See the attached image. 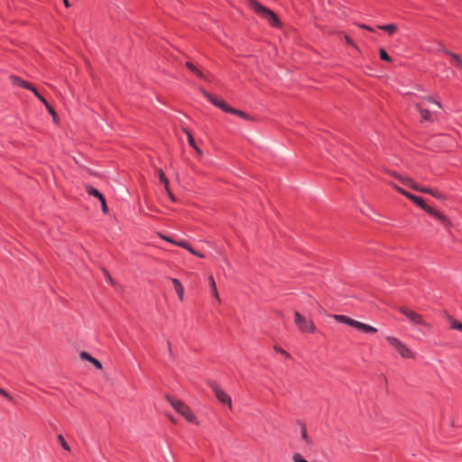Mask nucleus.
<instances>
[{
  "label": "nucleus",
  "instance_id": "1",
  "mask_svg": "<svg viewBox=\"0 0 462 462\" xmlns=\"http://www.w3.org/2000/svg\"><path fill=\"white\" fill-rule=\"evenodd\" d=\"M200 91L204 95V97H206L213 105H215L218 108L222 109L223 111H225L226 113L233 114V115H236L238 116H240L241 118L248 120V121L254 120V118L253 116H251L250 115L243 112L242 110H239V109L230 106L224 100L217 98V97L208 93L205 89L201 88Z\"/></svg>",
  "mask_w": 462,
  "mask_h": 462
},
{
  "label": "nucleus",
  "instance_id": "2",
  "mask_svg": "<svg viewBox=\"0 0 462 462\" xmlns=\"http://www.w3.org/2000/svg\"><path fill=\"white\" fill-rule=\"evenodd\" d=\"M250 8H252L259 16L265 19L268 23L275 27L281 26L278 16L269 8L262 5L256 0H246Z\"/></svg>",
  "mask_w": 462,
  "mask_h": 462
},
{
  "label": "nucleus",
  "instance_id": "3",
  "mask_svg": "<svg viewBox=\"0 0 462 462\" xmlns=\"http://www.w3.org/2000/svg\"><path fill=\"white\" fill-rule=\"evenodd\" d=\"M333 319H336L338 322L345 323L348 326H351L358 330H361L365 333H375L377 332V329L374 327H372L370 325L362 323L360 321L355 320L345 315H333Z\"/></svg>",
  "mask_w": 462,
  "mask_h": 462
},
{
  "label": "nucleus",
  "instance_id": "4",
  "mask_svg": "<svg viewBox=\"0 0 462 462\" xmlns=\"http://www.w3.org/2000/svg\"><path fill=\"white\" fill-rule=\"evenodd\" d=\"M294 323L302 333H315L317 331L314 322L302 316L299 311L294 312Z\"/></svg>",
  "mask_w": 462,
  "mask_h": 462
},
{
  "label": "nucleus",
  "instance_id": "5",
  "mask_svg": "<svg viewBox=\"0 0 462 462\" xmlns=\"http://www.w3.org/2000/svg\"><path fill=\"white\" fill-rule=\"evenodd\" d=\"M167 400L171 403V405L173 407V409L180 413L181 416H183L188 421L195 422L196 417L193 414L192 411L189 409V406H187L184 402L176 400L171 397H167Z\"/></svg>",
  "mask_w": 462,
  "mask_h": 462
},
{
  "label": "nucleus",
  "instance_id": "6",
  "mask_svg": "<svg viewBox=\"0 0 462 462\" xmlns=\"http://www.w3.org/2000/svg\"><path fill=\"white\" fill-rule=\"evenodd\" d=\"M387 342L390 344L392 347H393L402 357L404 358H413L414 354L408 348V346L403 344L400 339L394 337H386Z\"/></svg>",
  "mask_w": 462,
  "mask_h": 462
},
{
  "label": "nucleus",
  "instance_id": "7",
  "mask_svg": "<svg viewBox=\"0 0 462 462\" xmlns=\"http://www.w3.org/2000/svg\"><path fill=\"white\" fill-rule=\"evenodd\" d=\"M399 311L404 315L411 323L421 325L424 327H430V324L424 320L422 316L419 314L418 312L414 311L413 310L401 306L399 309Z\"/></svg>",
  "mask_w": 462,
  "mask_h": 462
},
{
  "label": "nucleus",
  "instance_id": "8",
  "mask_svg": "<svg viewBox=\"0 0 462 462\" xmlns=\"http://www.w3.org/2000/svg\"><path fill=\"white\" fill-rule=\"evenodd\" d=\"M210 387L215 393L217 399L223 404L227 405L229 409H232V400L230 396L221 389L216 383H210Z\"/></svg>",
  "mask_w": 462,
  "mask_h": 462
},
{
  "label": "nucleus",
  "instance_id": "9",
  "mask_svg": "<svg viewBox=\"0 0 462 462\" xmlns=\"http://www.w3.org/2000/svg\"><path fill=\"white\" fill-rule=\"evenodd\" d=\"M86 191L88 193V195L96 197L97 199H100L102 211L105 214H106L108 212V208L106 206V202L104 196L97 189L89 185L86 186Z\"/></svg>",
  "mask_w": 462,
  "mask_h": 462
},
{
  "label": "nucleus",
  "instance_id": "10",
  "mask_svg": "<svg viewBox=\"0 0 462 462\" xmlns=\"http://www.w3.org/2000/svg\"><path fill=\"white\" fill-rule=\"evenodd\" d=\"M414 106L420 114L421 122L432 121V115L428 109L423 108L420 103H416Z\"/></svg>",
  "mask_w": 462,
  "mask_h": 462
},
{
  "label": "nucleus",
  "instance_id": "11",
  "mask_svg": "<svg viewBox=\"0 0 462 462\" xmlns=\"http://www.w3.org/2000/svg\"><path fill=\"white\" fill-rule=\"evenodd\" d=\"M401 182L408 187H410L411 189L416 190V191H422L423 189V187L418 185L415 181H413L411 179L408 178V177H403L401 178Z\"/></svg>",
  "mask_w": 462,
  "mask_h": 462
},
{
  "label": "nucleus",
  "instance_id": "12",
  "mask_svg": "<svg viewBox=\"0 0 462 462\" xmlns=\"http://www.w3.org/2000/svg\"><path fill=\"white\" fill-rule=\"evenodd\" d=\"M444 52L450 57L453 65L462 69V59L457 53L445 50Z\"/></svg>",
  "mask_w": 462,
  "mask_h": 462
},
{
  "label": "nucleus",
  "instance_id": "13",
  "mask_svg": "<svg viewBox=\"0 0 462 462\" xmlns=\"http://www.w3.org/2000/svg\"><path fill=\"white\" fill-rule=\"evenodd\" d=\"M10 79H11V81H12V83L14 85L20 86V87L24 88L26 89H29V88H31V86H32L31 83H29V82H27V81H25V80H23V79H20V78H18L16 76H11Z\"/></svg>",
  "mask_w": 462,
  "mask_h": 462
},
{
  "label": "nucleus",
  "instance_id": "14",
  "mask_svg": "<svg viewBox=\"0 0 462 462\" xmlns=\"http://www.w3.org/2000/svg\"><path fill=\"white\" fill-rule=\"evenodd\" d=\"M171 282H172L174 289L179 296V299L180 300H182L184 291H183V287H182L181 283L180 282V281L178 279H175V278L172 279Z\"/></svg>",
  "mask_w": 462,
  "mask_h": 462
},
{
  "label": "nucleus",
  "instance_id": "15",
  "mask_svg": "<svg viewBox=\"0 0 462 462\" xmlns=\"http://www.w3.org/2000/svg\"><path fill=\"white\" fill-rule=\"evenodd\" d=\"M407 198L410 199L411 201H413L414 203H416L419 207H420L422 209L426 208V204L424 203V200L422 198L420 197H417L411 193H410L409 195H407Z\"/></svg>",
  "mask_w": 462,
  "mask_h": 462
},
{
  "label": "nucleus",
  "instance_id": "16",
  "mask_svg": "<svg viewBox=\"0 0 462 462\" xmlns=\"http://www.w3.org/2000/svg\"><path fill=\"white\" fill-rule=\"evenodd\" d=\"M208 283H209V286L211 288L212 294L219 301L220 300H219V295H218V292H217V285H216V282H215V280H214L213 276H209L208 277Z\"/></svg>",
  "mask_w": 462,
  "mask_h": 462
},
{
  "label": "nucleus",
  "instance_id": "17",
  "mask_svg": "<svg viewBox=\"0 0 462 462\" xmlns=\"http://www.w3.org/2000/svg\"><path fill=\"white\" fill-rule=\"evenodd\" d=\"M158 177L161 182L163 184L164 189H168L169 188V180L165 177V174L162 169H158L157 171Z\"/></svg>",
  "mask_w": 462,
  "mask_h": 462
},
{
  "label": "nucleus",
  "instance_id": "18",
  "mask_svg": "<svg viewBox=\"0 0 462 462\" xmlns=\"http://www.w3.org/2000/svg\"><path fill=\"white\" fill-rule=\"evenodd\" d=\"M421 192L430 194V195L435 197L438 199H445V197L441 193H439V192H438L436 190H433L431 189L423 188Z\"/></svg>",
  "mask_w": 462,
  "mask_h": 462
},
{
  "label": "nucleus",
  "instance_id": "19",
  "mask_svg": "<svg viewBox=\"0 0 462 462\" xmlns=\"http://www.w3.org/2000/svg\"><path fill=\"white\" fill-rule=\"evenodd\" d=\"M448 319L450 322L451 328L462 331V323L454 319L452 316H448Z\"/></svg>",
  "mask_w": 462,
  "mask_h": 462
},
{
  "label": "nucleus",
  "instance_id": "20",
  "mask_svg": "<svg viewBox=\"0 0 462 462\" xmlns=\"http://www.w3.org/2000/svg\"><path fill=\"white\" fill-rule=\"evenodd\" d=\"M378 28L389 32L390 34L394 33L397 30V26L395 24L379 25Z\"/></svg>",
  "mask_w": 462,
  "mask_h": 462
},
{
  "label": "nucleus",
  "instance_id": "21",
  "mask_svg": "<svg viewBox=\"0 0 462 462\" xmlns=\"http://www.w3.org/2000/svg\"><path fill=\"white\" fill-rule=\"evenodd\" d=\"M29 90H31L35 95V97L44 104V106L46 103H48V101L38 92V90L32 85L31 88H29Z\"/></svg>",
  "mask_w": 462,
  "mask_h": 462
},
{
  "label": "nucleus",
  "instance_id": "22",
  "mask_svg": "<svg viewBox=\"0 0 462 462\" xmlns=\"http://www.w3.org/2000/svg\"><path fill=\"white\" fill-rule=\"evenodd\" d=\"M45 106L48 109L51 116H52L54 123H58V120H59L58 115L55 112V110L53 109V107L49 103H46Z\"/></svg>",
  "mask_w": 462,
  "mask_h": 462
},
{
  "label": "nucleus",
  "instance_id": "23",
  "mask_svg": "<svg viewBox=\"0 0 462 462\" xmlns=\"http://www.w3.org/2000/svg\"><path fill=\"white\" fill-rule=\"evenodd\" d=\"M184 133L187 134V139H188V142L189 143V145L193 148L195 147L197 144L195 143V141H194V138L191 134V133L187 130V129H183Z\"/></svg>",
  "mask_w": 462,
  "mask_h": 462
},
{
  "label": "nucleus",
  "instance_id": "24",
  "mask_svg": "<svg viewBox=\"0 0 462 462\" xmlns=\"http://www.w3.org/2000/svg\"><path fill=\"white\" fill-rule=\"evenodd\" d=\"M57 439H58L59 443L64 449L70 450L69 446L68 445L67 441L65 440V439L62 435H59Z\"/></svg>",
  "mask_w": 462,
  "mask_h": 462
},
{
  "label": "nucleus",
  "instance_id": "25",
  "mask_svg": "<svg viewBox=\"0 0 462 462\" xmlns=\"http://www.w3.org/2000/svg\"><path fill=\"white\" fill-rule=\"evenodd\" d=\"M301 438L306 441V443H310V439L308 436L306 426L303 424L301 426Z\"/></svg>",
  "mask_w": 462,
  "mask_h": 462
},
{
  "label": "nucleus",
  "instance_id": "26",
  "mask_svg": "<svg viewBox=\"0 0 462 462\" xmlns=\"http://www.w3.org/2000/svg\"><path fill=\"white\" fill-rule=\"evenodd\" d=\"M79 356H80V358H81L82 360H87V361H88V362H90V363H91V362H92V360L94 359V357H93V356H90L88 352H86V351H82V352H80Z\"/></svg>",
  "mask_w": 462,
  "mask_h": 462
},
{
  "label": "nucleus",
  "instance_id": "27",
  "mask_svg": "<svg viewBox=\"0 0 462 462\" xmlns=\"http://www.w3.org/2000/svg\"><path fill=\"white\" fill-rule=\"evenodd\" d=\"M79 356H80V358H81L82 360H87V361H88V362H90V363H91V362H92V360L94 359V357H93V356H90L88 352H86V351H82V352H80Z\"/></svg>",
  "mask_w": 462,
  "mask_h": 462
},
{
  "label": "nucleus",
  "instance_id": "28",
  "mask_svg": "<svg viewBox=\"0 0 462 462\" xmlns=\"http://www.w3.org/2000/svg\"><path fill=\"white\" fill-rule=\"evenodd\" d=\"M434 217L441 220L444 225H449V221L440 212L437 211V214H434Z\"/></svg>",
  "mask_w": 462,
  "mask_h": 462
},
{
  "label": "nucleus",
  "instance_id": "29",
  "mask_svg": "<svg viewBox=\"0 0 462 462\" xmlns=\"http://www.w3.org/2000/svg\"><path fill=\"white\" fill-rule=\"evenodd\" d=\"M380 58L385 61H391V58L384 49H380Z\"/></svg>",
  "mask_w": 462,
  "mask_h": 462
},
{
  "label": "nucleus",
  "instance_id": "30",
  "mask_svg": "<svg viewBox=\"0 0 462 462\" xmlns=\"http://www.w3.org/2000/svg\"><path fill=\"white\" fill-rule=\"evenodd\" d=\"M391 185L398 191L400 192L401 194H402L403 196H405L407 198V195L410 194V192L406 191L405 189H402L401 187L397 186L396 184L394 183H391Z\"/></svg>",
  "mask_w": 462,
  "mask_h": 462
},
{
  "label": "nucleus",
  "instance_id": "31",
  "mask_svg": "<svg viewBox=\"0 0 462 462\" xmlns=\"http://www.w3.org/2000/svg\"><path fill=\"white\" fill-rule=\"evenodd\" d=\"M175 245H178V246H180L182 248H185L187 250H191V246L189 244H188L187 242L185 241H180V242H175Z\"/></svg>",
  "mask_w": 462,
  "mask_h": 462
},
{
  "label": "nucleus",
  "instance_id": "32",
  "mask_svg": "<svg viewBox=\"0 0 462 462\" xmlns=\"http://www.w3.org/2000/svg\"><path fill=\"white\" fill-rule=\"evenodd\" d=\"M292 460L294 462H309L306 459H304L303 457L300 454H299V453H296V454L293 455Z\"/></svg>",
  "mask_w": 462,
  "mask_h": 462
},
{
  "label": "nucleus",
  "instance_id": "33",
  "mask_svg": "<svg viewBox=\"0 0 462 462\" xmlns=\"http://www.w3.org/2000/svg\"><path fill=\"white\" fill-rule=\"evenodd\" d=\"M102 270L106 275V282H109L110 284L114 285L115 282H114L113 278L111 277L110 273L106 269H102Z\"/></svg>",
  "mask_w": 462,
  "mask_h": 462
},
{
  "label": "nucleus",
  "instance_id": "34",
  "mask_svg": "<svg viewBox=\"0 0 462 462\" xmlns=\"http://www.w3.org/2000/svg\"><path fill=\"white\" fill-rule=\"evenodd\" d=\"M275 351L279 352L280 354L283 355L285 357L290 358L291 356L289 353H287L285 350L279 346H274Z\"/></svg>",
  "mask_w": 462,
  "mask_h": 462
},
{
  "label": "nucleus",
  "instance_id": "35",
  "mask_svg": "<svg viewBox=\"0 0 462 462\" xmlns=\"http://www.w3.org/2000/svg\"><path fill=\"white\" fill-rule=\"evenodd\" d=\"M0 394L8 399L9 401H13V397L3 388H0Z\"/></svg>",
  "mask_w": 462,
  "mask_h": 462
},
{
  "label": "nucleus",
  "instance_id": "36",
  "mask_svg": "<svg viewBox=\"0 0 462 462\" xmlns=\"http://www.w3.org/2000/svg\"><path fill=\"white\" fill-rule=\"evenodd\" d=\"M167 349L171 359H174L175 356L172 351L171 343L169 340L167 341Z\"/></svg>",
  "mask_w": 462,
  "mask_h": 462
},
{
  "label": "nucleus",
  "instance_id": "37",
  "mask_svg": "<svg viewBox=\"0 0 462 462\" xmlns=\"http://www.w3.org/2000/svg\"><path fill=\"white\" fill-rule=\"evenodd\" d=\"M423 99L427 100L430 103L436 104L438 106V107L441 108L440 103L438 101H435L431 97H423Z\"/></svg>",
  "mask_w": 462,
  "mask_h": 462
},
{
  "label": "nucleus",
  "instance_id": "38",
  "mask_svg": "<svg viewBox=\"0 0 462 462\" xmlns=\"http://www.w3.org/2000/svg\"><path fill=\"white\" fill-rule=\"evenodd\" d=\"M91 364H93L99 370L103 368L102 364L96 358L92 360Z\"/></svg>",
  "mask_w": 462,
  "mask_h": 462
},
{
  "label": "nucleus",
  "instance_id": "39",
  "mask_svg": "<svg viewBox=\"0 0 462 462\" xmlns=\"http://www.w3.org/2000/svg\"><path fill=\"white\" fill-rule=\"evenodd\" d=\"M424 210L432 216H434V214H437V210L429 206H426V208H424Z\"/></svg>",
  "mask_w": 462,
  "mask_h": 462
},
{
  "label": "nucleus",
  "instance_id": "40",
  "mask_svg": "<svg viewBox=\"0 0 462 462\" xmlns=\"http://www.w3.org/2000/svg\"><path fill=\"white\" fill-rule=\"evenodd\" d=\"M186 67L192 72L197 71V68L190 62H186Z\"/></svg>",
  "mask_w": 462,
  "mask_h": 462
},
{
  "label": "nucleus",
  "instance_id": "41",
  "mask_svg": "<svg viewBox=\"0 0 462 462\" xmlns=\"http://www.w3.org/2000/svg\"><path fill=\"white\" fill-rule=\"evenodd\" d=\"M389 173H390L393 177L396 178L397 180H399L401 181V178H402V175L398 174V173H397V172H395V171H389Z\"/></svg>",
  "mask_w": 462,
  "mask_h": 462
},
{
  "label": "nucleus",
  "instance_id": "42",
  "mask_svg": "<svg viewBox=\"0 0 462 462\" xmlns=\"http://www.w3.org/2000/svg\"><path fill=\"white\" fill-rule=\"evenodd\" d=\"M167 191V194L169 196V198L172 200V201H175L176 199L174 197V195L171 193V189H170V187L168 188V189H165Z\"/></svg>",
  "mask_w": 462,
  "mask_h": 462
},
{
  "label": "nucleus",
  "instance_id": "43",
  "mask_svg": "<svg viewBox=\"0 0 462 462\" xmlns=\"http://www.w3.org/2000/svg\"><path fill=\"white\" fill-rule=\"evenodd\" d=\"M192 254L194 255H197L200 258H203L204 257V254H199V252L195 251L192 247H191V250H189Z\"/></svg>",
  "mask_w": 462,
  "mask_h": 462
},
{
  "label": "nucleus",
  "instance_id": "44",
  "mask_svg": "<svg viewBox=\"0 0 462 462\" xmlns=\"http://www.w3.org/2000/svg\"><path fill=\"white\" fill-rule=\"evenodd\" d=\"M193 73L196 74L200 79H204L205 78L204 74L199 69H197V71H195Z\"/></svg>",
  "mask_w": 462,
  "mask_h": 462
},
{
  "label": "nucleus",
  "instance_id": "45",
  "mask_svg": "<svg viewBox=\"0 0 462 462\" xmlns=\"http://www.w3.org/2000/svg\"><path fill=\"white\" fill-rule=\"evenodd\" d=\"M345 39H346V42L348 44L353 45L354 47H356V45L354 44L353 41L347 35H345Z\"/></svg>",
  "mask_w": 462,
  "mask_h": 462
},
{
  "label": "nucleus",
  "instance_id": "46",
  "mask_svg": "<svg viewBox=\"0 0 462 462\" xmlns=\"http://www.w3.org/2000/svg\"><path fill=\"white\" fill-rule=\"evenodd\" d=\"M359 26H360V28L365 29L367 31H371V32L373 31V28H371L370 26H367L365 24H360Z\"/></svg>",
  "mask_w": 462,
  "mask_h": 462
},
{
  "label": "nucleus",
  "instance_id": "47",
  "mask_svg": "<svg viewBox=\"0 0 462 462\" xmlns=\"http://www.w3.org/2000/svg\"><path fill=\"white\" fill-rule=\"evenodd\" d=\"M193 149L196 151V152L199 154V155H202V151L199 147H198L197 145L195 147H193Z\"/></svg>",
  "mask_w": 462,
  "mask_h": 462
},
{
  "label": "nucleus",
  "instance_id": "48",
  "mask_svg": "<svg viewBox=\"0 0 462 462\" xmlns=\"http://www.w3.org/2000/svg\"><path fill=\"white\" fill-rule=\"evenodd\" d=\"M162 237L164 240H166V241H168V242L172 243V244H174V245H175V242H176V241H174V240H172V239H171V238H169V237H167V236H162Z\"/></svg>",
  "mask_w": 462,
  "mask_h": 462
},
{
  "label": "nucleus",
  "instance_id": "49",
  "mask_svg": "<svg viewBox=\"0 0 462 462\" xmlns=\"http://www.w3.org/2000/svg\"><path fill=\"white\" fill-rule=\"evenodd\" d=\"M63 3L65 5L66 7H69V0H63Z\"/></svg>",
  "mask_w": 462,
  "mask_h": 462
},
{
  "label": "nucleus",
  "instance_id": "50",
  "mask_svg": "<svg viewBox=\"0 0 462 462\" xmlns=\"http://www.w3.org/2000/svg\"><path fill=\"white\" fill-rule=\"evenodd\" d=\"M169 418H170V420H171L172 422H175L174 418H172V417H169Z\"/></svg>",
  "mask_w": 462,
  "mask_h": 462
}]
</instances>
